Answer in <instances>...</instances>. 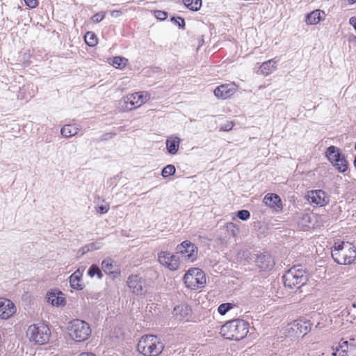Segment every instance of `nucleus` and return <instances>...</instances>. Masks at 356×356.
<instances>
[{
	"instance_id": "nucleus-29",
	"label": "nucleus",
	"mask_w": 356,
	"mask_h": 356,
	"mask_svg": "<svg viewBox=\"0 0 356 356\" xmlns=\"http://www.w3.org/2000/svg\"><path fill=\"white\" fill-rule=\"evenodd\" d=\"M127 63V59L124 57L116 56L112 60V65L118 69H123L125 67Z\"/></svg>"
},
{
	"instance_id": "nucleus-22",
	"label": "nucleus",
	"mask_w": 356,
	"mask_h": 356,
	"mask_svg": "<svg viewBox=\"0 0 356 356\" xmlns=\"http://www.w3.org/2000/svg\"><path fill=\"white\" fill-rule=\"evenodd\" d=\"M325 17V14L324 11L316 9L307 15L305 22L309 25H315L318 24L321 21L324 20Z\"/></svg>"
},
{
	"instance_id": "nucleus-2",
	"label": "nucleus",
	"mask_w": 356,
	"mask_h": 356,
	"mask_svg": "<svg viewBox=\"0 0 356 356\" xmlns=\"http://www.w3.org/2000/svg\"><path fill=\"white\" fill-rule=\"evenodd\" d=\"M332 257L339 264H351L356 259V248L351 243L337 241L332 248Z\"/></svg>"
},
{
	"instance_id": "nucleus-13",
	"label": "nucleus",
	"mask_w": 356,
	"mask_h": 356,
	"mask_svg": "<svg viewBox=\"0 0 356 356\" xmlns=\"http://www.w3.org/2000/svg\"><path fill=\"white\" fill-rule=\"evenodd\" d=\"M158 261L162 266L170 270H176L179 268V261L177 256L168 251H161L158 254Z\"/></svg>"
},
{
	"instance_id": "nucleus-48",
	"label": "nucleus",
	"mask_w": 356,
	"mask_h": 356,
	"mask_svg": "<svg viewBox=\"0 0 356 356\" xmlns=\"http://www.w3.org/2000/svg\"><path fill=\"white\" fill-rule=\"evenodd\" d=\"M348 1L350 2V3H354L356 2V0H348Z\"/></svg>"
},
{
	"instance_id": "nucleus-32",
	"label": "nucleus",
	"mask_w": 356,
	"mask_h": 356,
	"mask_svg": "<svg viewBox=\"0 0 356 356\" xmlns=\"http://www.w3.org/2000/svg\"><path fill=\"white\" fill-rule=\"evenodd\" d=\"M175 171L176 170L173 165H168L163 169L161 175L165 178L174 175Z\"/></svg>"
},
{
	"instance_id": "nucleus-37",
	"label": "nucleus",
	"mask_w": 356,
	"mask_h": 356,
	"mask_svg": "<svg viewBox=\"0 0 356 356\" xmlns=\"http://www.w3.org/2000/svg\"><path fill=\"white\" fill-rule=\"evenodd\" d=\"M105 15H106V13L104 11H102V12L97 13L95 15H94L92 17L91 19L93 22L98 23V22H102L104 19V18L105 17Z\"/></svg>"
},
{
	"instance_id": "nucleus-33",
	"label": "nucleus",
	"mask_w": 356,
	"mask_h": 356,
	"mask_svg": "<svg viewBox=\"0 0 356 356\" xmlns=\"http://www.w3.org/2000/svg\"><path fill=\"white\" fill-rule=\"evenodd\" d=\"M234 305L232 303H222L219 305L218 312L221 315H225L229 310L233 308Z\"/></svg>"
},
{
	"instance_id": "nucleus-14",
	"label": "nucleus",
	"mask_w": 356,
	"mask_h": 356,
	"mask_svg": "<svg viewBox=\"0 0 356 356\" xmlns=\"http://www.w3.org/2000/svg\"><path fill=\"white\" fill-rule=\"evenodd\" d=\"M333 356H356V345L353 342L342 341L332 353Z\"/></svg>"
},
{
	"instance_id": "nucleus-31",
	"label": "nucleus",
	"mask_w": 356,
	"mask_h": 356,
	"mask_svg": "<svg viewBox=\"0 0 356 356\" xmlns=\"http://www.w3.org/2000/svg\"><path fill=\"white\" fill-rule=\"evenodd\" d=\"M88 275L90 277H93L95 275L99 278L102 279L103 277V274L100 270V268L95 264H92L88 270Z\"/></svg>"
},
{
	"instance_id": "nucleus-5",
	"label": "nucleus",
	"mask_w": 356,
	"mask_h": 356,
	"mask_svg": "<svg viewBox=\"0 0 356 356\" xmlns=\"http://www.w3.org/2000/svg\"><path fill=\"white\" fill-rule=\"evenodd\" d=\"M68 335L76 342H83L91 335V328L87 322L81 319H73L67 325Z\"/></svg>"
},
{
	"instance_id": "nucleus-45",
	"label": "nucleus",
	"mask_w": 356,
	"mask_h": 356,
	"mask_svg": "<svg viewBox=\"0 0 356 356\" xmlns=\"http://www.w3.org/2000/svg\"><path fill=\"white\" fill-rule=\"evenodd\" d=\"M349 22L353 25L356 31V17H352L349 19Z\"/></svg>"
},
{
	"instance_id": "nucleus-46",
	"label": "nucleus",
	"mask_w": 356,
	"mask_h": 356,
	"mask_svg": "<svg viewBox=\"0 0 356 356\" xmlns=\"http://www.w3.org/2000/svg\"><path fill=\"white\" fill-rule=\"evenodd\" d=\"M233 127V124L232 123H229L227 125H225L224 127H222V129L225 131H229V130H231Z\"/></svg>"
},
{
	"instance_id": "nucleus-44",
	"label": "nucleus",
	"mask_w": 356,
	"mask_h": 356,
	"mask_svg": "<svg viewBox=\"0 0 356 356\" xmlns=\"http://www.w3.org/2000/svg\"><path fill=\"white\" fill-rule=\"evenodd\" d=\"M122 15V12L120 10H115L111 12V15L113 17H118Z\"/></svg>"
},
{
	"instance_id": "nucleus-43",
	"label": "nucleus",
	"mask_w": 356,
	"mask_h": 356,
	"mask_svg": "<svg viewBox=\"0 0 356 356\" xmlns=\"http://www.w3.org/2000/svg\"><path fill=\"white\" fill-rule=\"evenodd\" d=\"M341 314H342V316L346 318V321H348L350 323H353V321L355 319V314L350 313L348 315L343 316V311H342Z\"/></svg>"
},
{
	"instance_id": "nucleus-36",
	"label": "nucleus",
	"mask_w": 356,
	"mask_h": 356,
	"mask_svg": "<svg viewBox=\"0 0 356 356\" xmlns=\"http://www.w3.org/2000/svg\"><path fill=\"white\" fill-rule=\"evenodd\" d=\"M236 216L242 220H247L250 218V213L248 210H241L237 212Z\"/></svg>"
},
{
	"instance_id": "nucleus-47",
	"label": "nucleus",
	"mask_w": 356,
	"mask_h": 356,
	"mask_svg": "<svg viewBox=\"0 0 356 356\" xmlns=\"http://www.w3.org/2000/svg\"><path fill=\"white\" fill-rule=\"evenodd\" d=\"M78 356H96V355L91 353L85 352V353H82L79 354Z\"/></svg>"
},
{
	"instance_id": "nucleus-1",
	"label": "nucleus",
	"mask_w": 356,
	"mask_h": 356,
	"mask_svg": "<svg viewBox=\"0 0 356 356\" xmlns=\"http://www.w3.org/2000/svg\"><path fill=\"white\" fill-rule=\"evenodd\" d=\"M249 332V324L242 319L227 321L220 328V334L227 339L239 341L244 339Z\"/></svg>"
},
{
	"instance_id": "nucleus-40",
	"label": "nucleus",
	"mask_w": 356,
	"mask_h": 356,
	"mask_svg": "<svg viewBox=\"0 0 356 356\" xmlns=\"http://www.w3.org/2000/svg\"><path fill=\"white\" fill-rule=\"evenodd\" d=\"M350 313L356 314V302L350 307L346 308L343 310V316L348 315Z\"/></svg>"
},
{
	"instance_id": "nucleus-42",
	"label": "nucleus",
	"mask_w": 356,
	"mask_h": 356,
	"mask_svg": "<svg viewBox=\"0 0 356 356\" xmlns=\"http://www.w3.org/2000/svg\"><path fill=\"white\" fill-rule=\"evenodd\" d=\"M109 210V205L105 204V205H101L97 208V211L101 214L106 213Z\"/></svg>"
},
{
	"instance_id": "nucleus-19",
	"label": "nucleus",
	"mask_w": 356,
	"mask_h": 356,
	"mask_svg": "<svg viewBox=\"0 0 356 356\" xmlns=\"http://www.w3.org/2000/svg\"><path fill=\"white\" fill-rule=\"evenodd\" d=\"M173 314L179 321H188L191 316V307L187 305H179L174 308Z\"/></svg>"
},
{
	"instance_id": "nucleus-9",
	"label": "nucleus",
	"mask_w": 356,
	"mask_h": 356,
	"mask_svg": "<svg viewBox=\"0 0 356 356\" xmlns=\"http://www.w3.org/2000/svg\"><path fill=\"white\" fill-rule=\"evenodd\" d=\"M328 161L339 172H344L348 167V162L340 149L333 145L330 146L326 151Z\"/></svg>"
},
{
	"instance_id": "nucleus-39",
	"label": "nucleus",
	"mask_w": 356,
	"mask_h": 356,
	"mask_svg": "<svg viewBox=\"0 0 356 356\" xmlns=\"http://www.w3.org/2000/svg\"><path fill=\"white\" fill-rule=\"evenodd\" d=\"M171 21L177 24L180 28H184L185 26L184 19L181 17H172L171 18Z\"/></svg>"
},
{
	"instance_id": "nucleus-18",
	"label": "nucleus",
	"mask_w": 356,
	"mask_h": 356,
	"mask_svg": "<svg viewBox=\"0 0 356 356\" xmlns=\"http://www.w3.org/2000/svg\"><path fill=\"white\" fill-rule=\"evenodd\" d=\"M236 92V88L232 84H223L218 86L213 91L215 96L218 99H226Z\"/></svg>"
},
{
	"instance_id": "nucleus-10",
	"label": "nucleus",
	"mask_w": 356,
	"mask_h": 356,
	"mask_svg": "<svg viewBox=\"0 0 356 356\" xmlns=\"http://www.w3.org/2000/svg\"><path fill=\"white\" fill-rule=\"evenodd\" d=\"M311 325L309 321L298 319L289 323L285 328V332L289 337L298 338L309 332L311 330Z\"/></svg>"
},
{
	"instance_id": "nucleus-16",
	"label": "nucleus",
	"mask_w": 356,
	"mask_h": 356,
	"mask_svg": "<svg viewBox=\"0 0 356 356\" xmlns=\"http://www.w3.org/2000/svg\"><path fill=\"white\" fill-rule=\"evenodd\" d=\"M16 312L15 304L10 300L0 298V318L8 319Z\"/></svg>"
},
{
	"instance_id": "nucleus-38",
	"label": "nucleus",
	"mask_w": 356,
	"mask_h": 356,
	"mask_svg": "<svg viewBox=\"0 0 356 356\" xmlns=\"http://www.w3.org/2000/svg\"><path fill=\"white\" fill-rule=\"evenodd\" d=\"M154 16L156 19L159 20H165L168 17V13L165 11L162 10H155Z\"/></svg>"
},
{
	"instance_id": "nucleus-20",
	"label": "nucleus",
	"mask_w": 356,
	"mask_h": 356,
	"mask_svg": "<svg viewBox=\"0 0 356 356\" xmlns=\"http://www.w3.org/2000/svg\"><path fill=\"white\" fill-rule=\"evenodd\" d=\"M83 271L77 269L69 277L70 287L74 290L81 291L83 289L85 285L82 281Z\"/></svg>"
},
{
	"instance_id": "nucleus-41",
	"label": "nucleus",
	"mask_w": 356,
	"mask_h": 356,
	"mask_svg": "<svg viewBox=\"0 0 356 356\" xmlns=\"http://www.w3.org/2000/svg\"><path fill=\"white\" fill-rule=\"evenodd\" d=\"M24 2L26 6L29 8H35L38 5L37 0H24Z\"/></svg>"
},
{
	"instance_id": "nucleus-27",
	"label": "nucleus",
	"mask_w": 356,
	"mask_h": 356,
	"mask_svg": "<svg viewBox=\"0 0 356 356\" xmlns=\"http://www.w3.org/2000/svg\"><path fill=\"white\" fill-rule=\"evenodd\" d=\"M102 268L106 274L118 273V268L111 259H106L102 262Z\"/></svg>"
},
{
	"instance_id": "nucleus-23",
	"label": "nucleus",
	"mask_w": 356,
	"mask_h": 356,
	"mask_svg": "<svg viewBox=\"0 0 356 356\" xmlns=\"http://www.w3.org/2000/svg\"><path fill=\"white\" fill-rule=\"evenodd\" d=\"M181 139L176 135L169 136L166 141V148L169 154H176L179 150Z\"/></svg>"
},
{
	"instance_id": "nucleus-6",
	"label": "nucleus",
	"mask_w": 356,
	"mask_h": 356,
	"mask_svg": "<svg viewBox=\"0 0 356 356\" xmlns=\"http://www.w3.org/2000/svg\"><path fill=\"white\" fill-rule=\"evenodd\" d=\"M26 336L30 341L42 345L49 341L51 331L47 325L40 323L29 325L26 330Z\"/></svg>"
},
{
	"instance_id": "nucleus-8",
	"label": "nucleus",
	"mask_w": 356,
	"mask_h": 356,
	"mask_svg": "<svg viewBox=\"0 0 356 356\" xmlns=\"http://www.w3.org/2000/svg\"><path fill=\"white\" fill-rule=\"evenodd\" d=\"M184 282L186 286L192 290L201 289L206 284V275L201 269L192 268L184 275Z\"/></svg>"
},
{
	"instance_id": "nucleus-28",
	"label": "nucleus",
	"mask_w": 356,
	"mask_h": 356,
	"mask_svg": "<svg viewBox=\"0 0 356 356\" xmlns=\"http://www.w3.org/2000/svg\"><path fill=\"white\" fill-rule=\"evenodd\" d=\"M184 4L190 10L197 11L202 6V0H183Z\"/></svg>"
},
{
	"instance_id": "nucleus-35",
	"label": "nucleus",
	"mask_w": 356,
	"mask_h": 356,
	"mask_svg": "<svg viewBox=\"0 0 356 356\" xmlns=\"http://www.w3.org/2000/svg\"><path fill=\"white\" fill-rule=\"evenodd\" d=\"M102 247V243L97 241L89 243L84 248H86V251H94L100 249Z\"/></svg>"
},
{
	"instance_id": "nucleus-24",
	"label": "nucleus",
	"mask_w": 356,
	"mask_h": 356,
	"mask_svg": "<svg viewBox=\"0 0 356 356\" xmlns=\"http://www.w3.org/2000/svg\"><path fill=\"white\" fill-rule=\"evenodd\" d=\"M81 127L79 124H65L60 129V134L65 138H70L78 134Z\"/></svg>"
},
{
	"instance_id": "nucleus-4",
	"label": "nucleus",
	"mask_w": 356,
	"mask_h": 356,
	"mask_svg": "<svg viewBox=\"0 0 356 356\" xmlns=\"http://www.w3.org/2000/svg\"><path fill=\"white\" fill-rule=\"evenodd\" d=\"M308 277L306 270L300 266H295L288 270L283 276L285 287L298 289L306 284Z\"/></svg>"
},
{
	"instance_id": "nucleus-12",
	"label": "nucleus",
	"mask_w": 356,
	"mask_h": 356,
	"mask_svg": "<svg viewBox=\"0 0 356 356\" xmlns=\"http://www.w3.org/2000/svg\"><path fill=\"white\" fill-rule=\"evenodd\" d=\"M131 292L136 296H143L147 291L146 280L139 275H131L127 281Z\"/></svg>"
},
{
	"instance_id": "nucleus-49",
	"label": "nucleus",
	"mask_w": 356,
	"mask_h": 356,
	"mask_svg": "<svg viewBox=\"0 0 356 356\" xmlns=\"http://www.w3.org/2000/svg\"><path fill=\"white\" fill-rule=\"evenodd\" d=\"M355 150H356V143L355 144Z\"/></svg>"
},
{
	"instance_id": "nucleus-15",
	"label": "nucleus",
	"mask_w": 356,
	"mask_h": 356,
	"mask_svg": "<svg viewBox=\"0 0 356 356\" xmlns=\"http://www.w3.org/2000/svg\"><path fill=\"white\" fill-rule=\"evenodd\" d=\"M47 301L55 307H63L66 304L65 294L57 289L51 290L47 293Z\"/></svg>"
},
{
	"instance_id": "nucleus-25",
	"label": "nucleus",
	"mask_w": 356,
	"mask_h": 356,
	"mask_svg": "<svg viewBox=\"0 0 356 356\" xmlns=\"http://www.w3.org/2000/svg\"><path fill=\"white\" fill-rule=\"evenodd\" d=\"M264 202L268 207L275 209H280L282 206L280 197L275 193L267 194L264 199Z\"/></svg>"
},
{
	"instance_id": "nucleus-11",
	"label": "nucleus",
	"mask_w": 356,
	"mask_h": 356,
	"mask_svg": "<svg viewBox=\"0 0 356 356\" xmlns=\"http://www.w3.org/2000/svg\"><path fill=\"white\" fill-rule=\"evenodd\" d=\"M197 248L189 241H184L177 246V252L187 262H193L197 257Z\"/></svg>"
},
{
	"instance_id": "nucleus-30",
	"label": "nucleus",
	"mask_w": 356,
	"mask_h": 356,
	"mask_svg": "<svg viewBox=\"0 0 356 356\" xmlns=\"http://www.w3.org/2000/svg\"><path fill=\"white\" fill-rule=\"evenodd\" d=\"M86 44L90 47H94L97 43V38L92 32H87L84 37Z\"/></svg>"
},
{
	"instance_id": "nucleus-3",
	"label": "nucleus",
	"mask_w": 356,
	"mask_h": 356,
	"mask_svg": "<svg viewBox=\"0 0 356 356\" xmlns=\"http://www.w3.org/2000/svg\"><path fill=\"white\" fill-rule=\"evenodd\" d=\"M164 346L160 339L155 335H144L138 343V350L144 356H158Z\"/></svg>"
},
{
	"instance_id": "nucleus-7",
	"label": "nucleus",
	"mask_w": 356,
	"mask_h": 356,
	"mask_svg": "<svg viewBox=\"0 0 356 356\" xmlns=\"http://www.w3.org/2000/svg\"><path fill=\"white\" fill-rule=\"evenodd\" d=\"M150 99V95L147 92H139L129 94L124 97L119 102L122 111H131L139 108Z\"/></svg>"
},
{
	"instance_id": "nucleus-17",
	"label": "nucleus",
	"mask_w": 356,
	"mask_h": 356,
	"mask_svg": "<svg viewBox=\"0 0 356 356\" xmlns=\"http://www.w3.org/2000/svg\"><path fill=\"white\" fill-rule=\"evenodd\" d=\"M308 200L312 204L322 207L328 202V197L322 190L312 191L308 193Z\"/></svg>"
},
{
	"instance_id": "nucleus-26",
	"label": "nucleus",
	"mask_w": 356,
	"mask_h": 356,
	"mask_svg": "<svg viewBox=\"0 0 356 356\" xmlns=\"http://www.w3.org/2000/svg\"><path fill=\"white\" fill-rule=\"evenodd\" d=\"M276 61L275 59H270L264 62L260 66V70L262 74L268 75L276 69Z\"/></svg>"
},
{
	"instance_id": "nucleus-34",
	"label": "nucleus",
	"mask_w": 356,
	"mask_h": 356,
	"mask_svg": "<svg viewBox=\"0 0 356 356\" xmlns=\"http://www.w3.org/2000/svg\"><path fill=\"white\" fill-rule=\"evenodd\" d=\"M227 231L233 236H235L239 233V228L233 222L227 224Z\"/></svg>"
},
{
	"instance_id": "nucleus-21",
	"label": "nucleus",
	"mask_w": 356,
	"mask_h": 356,
	"mask_svg": "<svg viewBox=\"0 0 356 356\" xmlns=\"http://www.w3.org/2000/svg\"><path fill=\"white\" fill-rule=\"evenodd\" d=\"M255 262L258 268L262 270L270 269L273 266V261L270 254H261L257 255Z\"/></svg>"
}]
</instances>
